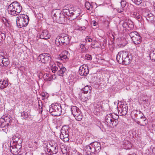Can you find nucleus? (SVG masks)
<instances>
[{"instance_id":"nucleus-39","label":"nucleus","mask_w":155,"mask_h":155,"mask_svg":"<svg viewBox=\"0 0 155 155\" xmlns=\"http://www.w3.org/2000/svg\"><path fill=\"white\" fill-rule=\"evenodd\" d=\"M134 18L137 19L140 22L142 21V20L141 16L139 15L138 13H137Z\"/></svg>"},{"instance_id":"nucleus-35","label":"nucleus","mask_w":155,"mask_h":155,"mask_svg":"<svg viewBox=\"0 0 155 155\" xmlns=\"http://www.w3.org/2000/svg\"><path fill=\"white\" fill-rule=\"evenodd\" d=\"M150 57L152 61H155V51H153L150 52Z\"/></svg>"},{"instance_id":"nucleus-15","label":"nucleus","mask_w":155,"mask_h":155,"mask_svg":"<svg viewBox=\"0 0 155 155\" xmlns=\"http://www.w3.org/2000/svg\"><path fill=\"white\" fill-rule=\"evenodd\" d=\"M39 36V38L41 39L47 40L49 39L51 36L48 31L44 30L40 34Z\"/></svg>"},{"instance_id":"nucleus-57","label":"nucleus","mask_w":155,"mask_h":155,"mask_svg":"<svg viewBox=\"0 0 155 155\" xmlns=\"http://www.w3.org/2000/svg\"><path fill=\"white\" fill-rule=\"evenodd\" d=\"M123 9H118V12H123Z\"/></svg>"},{"instance_id":"nucleus-7","label":"nucleus","mask_w":155,"mask_h":155,"mask_svg":"<svg viewBox=\"0 0 155 155\" xmlns=\"http://www.w3.org/2000/svg\"><path fill=\"white\" fill-rule=\"evenodd\" d=\"M38 60L44 64L51 63V56L49 53H43L40 54L38 58Z\"/></svg>"},{"instance_id":"nucleus-32","label":"nucleus","mask_w":155,"mask_h":155,"mask_svg":"<svg viewBox=\"0 0 155 155\" xmlns=\"http://www.w3.org/2000/svg\"><path fill=\"white\" fill-rule=\"evenodd\" d=\"M85 5L86 8L88 10H91L93 8V5L88 2H86Z\"/></svg>"},{"instance_id":"nucleus-31","label":"nucleus","mask_w":155,"mask_h":155,"mask_svg":"<svg viewBox=\"0 0 155 155\" xmlns=\"http://www.w3.org/2000/svg\"><path fill=\"white\" fill-rule=\"evenodd\" d=\"M55 43L56 45L58 46H59L60 45L62 46V41L61 36L58 37L56 38L55 41Z\"/></svg>"},{"instance_id":"nucleus-44","label":"nucleus","mask_w":155,"mask_h":155,"mask_svg":"<svg viewBox=\"0 0 155 155\" xmlns=\"http://www.w3.org/2000/svg\"><path fill=\"white\" fill-rule=\"evenodd\" d=\"M6 124L5 122H2L1 120H0V126L2 128L5 127L6 126Z\"/></svg>"},{"instance_id":"nucleus-18","label":"nucleus","mask_w":155,"mask_h":155,"mask_svg":"<svg viewBox=\"0 0 155 155\" xmlns=\"http://www.w3.org/2000/svg\"><path fill=\"white\" fill-rule=\"evenodd\" d=\"M93 149H94V152H99L101 149V144L97 142L91 143Z\"/></svg>"},{"instance_id":"nucleus-17","label":"nucleus","mask_w":155,"mask_h":155,"mask_svg":"<svg viewBox=\"0 0 155 155\" xmlns=\"http://www.w3.org/2000/svg\"><path fill=\"white\" fill-rule=\"evenodd\" d=\"M59 56L61 59L64 61L68 60L70 54L68 51H63Z\"/></svg>"},{"instance_id":"nucleus-29","label":"nucleus","mask_w":155,"mask_h":155,"mask_svg":"<svg viewBox=\"0 0 155 155\" xmlns=\"http://www.w3.org/2000/svg\"><path fill=\"white\" fill-rule=\"evenodd\" d=\"M50 66L53 73H55L58 70V68L53 62H51L50 64Z\"/></svg>"},{"instance_id":"nucleus-47","label":"nucleus","mask_w":155,"mask_h":155,"mask_svg":"<svg viewBox=\"0 0 155 155\" xmlns=\"http://www.w3.org/2000/svg\"><path fill=\"white\" fill-rule=\"evenodd\" d=\"M86 42L87 41L88 42H91L92 41V39L89 36H87L85 38Z\"/></svg>"},{"instance_id":"nucleus-4","label":"nucleus","mask_w":155,"mask_h":155,"mask_svg":"<svg viewBox=\"0 0 155 155\" xmlns=\"http://www.w3.org/2000/svg\"><path fill=\"white\" fill-rule=\"evenodd\" d=\"M49 112L54 116H58L62 114V108L60 104H52L49 106Z\"/></svg>"},{"instance_id":"nucleus-2","label":"nucleus","mask_w":155,"mask_h":155,"mask_svg":"<svg viewBox=\"0 0 155 155\" xmlns=\"http://www.w3.org/2000/svg\"><path fill=\"white\" fill-rule=\"evenodd\" d=\"M21 8L19 3L14 2L9 5L8 11L9 14L14 16L17 15L21 12Z\"/></svg>"},{"instance_id":"nucleus-1","label":"nucleus","mask_w":155,"mask_h":155,"mask_svg":"<svg viewBox=\"0 0 155 155\" xmlns=\"http://www.w3.org/2000/svg\"><path fill=\"white\" fill-rule=\"evenodd\" d=\"M63 12L65 15L68 16H72L74 18H76L81 14V10L78 6H75L70 8L65 6L63 9Z\"/></svg>"},{"instance_id":"nucleus-50","label":"nucleus","mask_w":155,"mask_h":155,"mask_svg":"<svg viewBox=\"0 0 155 155\" xmlns=\"http://www.w3.org/2000/svg\"><path fill=\"white\" fill-rule=\"evenodd\" d=\"M86 28L85 26L81 27L79 28V30L80 31H84Z\"/></svg>"},{"instance_id":"nucleus-51","label":"nucleus","mask_w":155,"mask_h":155,"mask_svg":"<svg viewBox=\"0 0 155 155\" xmlns=\"http://www.w3.org/2000/svg\"><path fill=\"white\" fill-rule=\"evenodd\" d=\"M4 18L5 19V21H4V20L3 19V21L4 22V23L5 24V25H6V26H8L7 25V24L8 25H9V23H8V21L7 20H6V19L5 18Z\"/></svg>"},{"instance_id":"nucleus-64","label":"nucleus","mask_w":155,"mask_h":155,"mask_svg":"<svg viewBox=\"0 0 155 155\" xmlns=\"http://www.w3.org/2000/svg\"><path fill=\"white\" fill-rule=\"evenodd\" d=\"M48 74H46V76L47 77V78H48Z\"/></svg>"},{"instance_id":"nucleus-54","label":"nucleus","mask_w":155,"mask_h":155,"mask_svg":"<svg viewBox=\"0 0 155 155\" xmlns=\"http://www.w3.org/2000/svg\"><path fill=\"white\" fill-rule=\"evenodd\" d=\"M134 116L135 118H137V119H139V117H140V116H138V114L137 113L134 114Z\"/></svg>"},{"instance_id":"nucleus-63","label":"nucleus","mask_w":155,"mask_h":155,"mask_svg":"<svg viewBox=\"0 0 155 155\" xmlns=\"http://www.w3.org/2000/svg\"><path fill=\"white\" fill-rule=\"evenodd\" d=\"M91 45H92V46H94V44H91Z\"/></svg>"},{"instance_id":"nucleus-9","label":"nucleus","mask_w":155,"mask_h":155,"mask_svg":"<svg viewBox=\"0 0 155 155\" xmlns=\"http://www.w3.org/2000/svg\"><path fill=\"white\" fill-rule=\"evenodd\" d=\"M68 127L63 126L61 130L60 138L64 141H67L68 140Z\"/></svg>"},{"instance_id":"nucleus-24","label":"nucleus","mask_w":155,"mask_h":155,"mask_svg":"<svg viewBox=\"0 0 155 155\" xmlns=\"http://www.w3.org/2000/svg\"><path fill=\"white\" fill-rule=\"evenodd\" d=\"M142 114L143 116H140V120L144 126L148 124V121L146 117L143 114V113L141 112V111H140L138 112V114Z\"/></svg>"},{"instance_id":"nucleus-61","label":"nucleus","mask_w":155,"mask_h":155,"mask_svg":"<svg viewBox=\"0 0 155 155\" xmlns=\"http://www.w3.org/2000/svg\"><path fill=\"white\" fill-rule=\"evenodd\" d=\"M45 93H43L42 94V96L43 97H45Z\"/></svg>"},{"instance_id":"nucleus-45","label":"nucleus","mask_w":155,"mask_h":155,"mask_svg":"<svg viewBox=\"0 0 155 155\" xmlns=\"http://www.w3.org/2000/svg\"><path fill=\"white\" fill-rule=\"evenodd\" d=\"M132 1L137 5H139L142 2V0H132Z\"/></svg>"},{"instance_id":"nucleus-53","label":"nucleus","mask_w":155,"mask_h":155,"mask_svg":"<svg viewBox=\"0 0 155 155\" xmlns=\"http://www.w3.org/2000/svg\"><path fill=\"white\" fill-rule=\"evenodd\" d=\"M137 123L139 125H140V126H144V125H143V123H141V121H137Z\"/></svg>"},{"instance_id":"nucleus-38","label":"nucleus","mask_w":155,"mask_h":155,"mask_svg":"<svg viewBox=\"0 0 155 155\" xmlns=\"http://www.w3.org/2000/svg\"><path fill=\"white\" fill-rule=\"evenodd\" d=\"M118 123V121L116 119L114 118V120H112V122H111V126H110V127H114V126H116L117 125Z\"/></svg>"},{"instance_id":"nucleus-46","label":"nucleus","mask_w":155,"mask_h":155,"mask_svg":"<svg viewBox=\"0 0 155 155\" xmlns=\"http://www.w3.org/2000/svg\"><path fill=\"white\" fill-rule=\"evenodd\" d=\"M48 78H46L45 79L48 81H51L53 77L51 75L48 74Z\"/></svg>"},{"instance_id":"nucleus-48","label":"nucleus","mask_w":155,"mask_h":155,"mask_svg":"<svg viewBox=\"0 0 155 155\" xmlns=\"http://www.w3.org/2000/svg\"><path fill=\"white\" fill-rule=\"evenodd\" d=\"M120 4L121 7L123 8L125 6L126 4L125 2L124 1H121L120 2Z\"/></svg>"},{"instance_id":"nucleus-33","label":"nucleus","mask_w":155,"mask_h":155,"mask_svg":"<svg viewBox=\"0 0 155 155\" xmlns=\"http://www.w3.org/2000/svg\"><path fill=\"white\" fill-rule=\"evenodd\" d=\"M21 117L22 119L27 120L29 116L28 113L25 111H23L21 113Z\"/></svg>"},{"instance_id":"nucleus-26","label":"nucleus","mask_w":155,"mask_h":155,"mask_svg":"<svg viewBox=\"0 0 155 155\" xmlns=\"http://www.w3.org/2000/svg\"><path fill=\"white\" fill-rule=\"evenodd\" d=\"M91 87L89 85H87L82 89L81 91L83 92L84 94L90 93L91 91Z\"/></svg>"},{"instance_id":"nucleus-10","label":"nucleus","mask_w":155,"mask_h":155,"mask_svg":"<svg viewBox=\"0 0 155 155\" xmlns=\"http://www.w3.org/2000/svg\"><path fill=\"white\" fill-rule=\"evenodd\" d=\"M47 151L50 153V155L55 154L58 152V147L56 143L52 142L47 145Z\"/></svg>"},{"instance_id":"nucleus-34","label":"nucleus","mask_w":155,"mask_h":155,"mask_svg":"<svg viewBox=\"0 0 155 155\" xmlns=\"http://www.w3.org/2000/svg\"><path fill=\"white\" fill-rule=\"evenodd\" d=\"M123 143L125 145L126 149H129L132 147V145L130 142L129 141H125Z\"/></svg>"},{"instance_id":"nucleus-11","label":"nucleus","mask_w":155,"mask_h":155,"mask_svg":"<svg viewBox=\"0 0 155 155\" xmlns=\"http://www.w3.org/2000/svg\"><path fill=\"white\" fill-rule=\"evenodd\" d=\"M79 72L81 76H86L89 72L88 67L85 65L81 66L79 68Z\"/></svg>"},{"instance_id":"nucleus-5","label":"nucleus","mask_w":155,"mask_h":155,"mask_svg":"<svg viewBox=\"0 0 155 155\" xmlns=\"http://www.w3.org/2000/svg\"><path fill=\"white\" fill-rule=\"evenodd\" d=\"M29 19L26 15H20L17 18L16 24L20 28L26 26L28 24Z\"/></svg>"},{"instance_id":"nucleus-58","label":"nucleus","mask_w":155,"mask_h":155,"mask_svg":"<svg viewBox=\"0 0 155 155\" xmlns=\"http://www.w3.org/2000/svg\"><path fill=\"white\" fill-rule=\"evenodd\" d=\"M148 101V100H143V101L144 102V103H145L147 102Z\"/></svg>"},{"instance_id":"nucleus-3","label":"nucleus","mask_w":155,"mask_h":155,"mask_svg":"<svg viewBox=\"0 0 155 155\" xmlns=\"http://www.w3.org/2000/svg\"><path fill=\"white\" fill-rule=\"evenodd\" d=\"M51 14L53 15V19L58 23L60 24L64 23L66 20L65 18V15L63 12V10L62 12L58 9H55L53 10L51 13Z\"/></svg>"},{"instance_id":"nucleus-40","label":"nucleus","mask_w":155,"mask_h":155,"mask_svg":"<svg viewBox=\"0 0 155 155\" xmlns=\"http://www.w3.org/2000/svg\"><path fill=\"white\" fill-rule=\"evenodd\" d=\"M122 25L124 28H125L126 29L128 30L127 21H124L122 23Z\"/></svg>"},{"instance_id":"nucleus-8","label":"nucleus","mask_w":155,"mask_h":155,"mask_svg":"<svg viewBox=\"0 0 155 155\" xmlns=\"http://www.w3.org/2000/svg\"><path fill=\"white\" fill-rule=\"evenodd\" d=\"M129 36L135 45L139 44L142 41L141 37L137 31L131 32L129 34Z\"/></svg>"},{"instance_id":"nucleus-59","label":"nucleus","mask_w":155,"mask_h":155,"mask_svg":"<svg viewBox=\"0 0 155 155\" xmlns=\"http://www.w3.org/2000/svg\"><path fill=\"white\" fill-rule=\"evenodd\" d=\"M153 6L154 7V10L155 11V2L153 4Z\"/></svg>"},{"instance_id":"nucleus-52","label":"nucleus","mask_w":155,"mask_h":155,"mask_svg":"<svg viewBox=\"0 0 155 155\" xmlns=\"http://www.w3.org/2000/svg\"><path fill=\"white\" fill-rule=\"evenodd\" d=\"M91 23L93 24L94 26L96 25L97 24V23L95 21H93L91 22Z\"/></svg>"},{"instance_id":"nucleus-62","label":"nucleus","mask_w":155,"mask_h":155,"mask_svg":"<svg viewBox=\"0 0 155 155\" xmlns=\"http://www.w3.org/2000/svg\"><path fill=\"white\" fill-rule=\"evenodd\" d=\"M129 155H136V154H135V153H132V154H129Z\"/></svg>"},{"instance_id":"nucleus-6","label":"nucleus","mask_w":155,"mask_h":155,"mask_svg":"<svg viewBox=\"0 0 155 155\" xmlns=\"http://www.w3.org/2000/svg\"><path fill=\"white\" fill-rule=\"evenodd\" d=\"M72 114L78 121H81L83 117V115L80 110L76 106H73L71 108Z\"/></svg>"},{"instance_id":"nucleus-30","label":"nucleus","mask_w":155,"mask_h":155,"mask_svg":"<svg viewBox=\"0 0 155 155\" xmlns=\"http://www.w3.org/2000/svg\"><path fill=\"white\" fill-rule=\"evenodd\" d=\"M13 139L14 140V141H15L18 143H20L22 142V139L21 138V136L18 135H16L15 136H14Z\"/></svg>"},{"instance_id":"nucleus-36","label":"nucleus","mask_w":155,"mask_h":155,"mask_svg":"<svg viewBox=\"0 0 155 155\" xmlns=\"http://www.w3.org/2000/svg\"><path fill=\"white\" fill-rule=\"evenodd\" d=\"M127 21L128 30L133 29L134 28V25L132 21L131 20H128Z\"/></svg>"},{"instance_id":"nucleus-14","label":"nucleus","mask_w":155,"mask_h":155,"mask_svg":"<svg viewBox=\"0 0 155 155\" xmlns=\"http://www.w3.org/2000/svg\"><path fill=\"white\" fill-rule=\"evenodd\" d=\"M62 41V46H65L69 44L70 39L69 36L66 34H64L61 36Z\"/></svg>"},{"instance_id":"nucleus-20","label":"nucleus","mask_w":155,"mask_h":155,"mask_svg":"<svg viewBox=\"0 0 155 155\" xmlns=\"http://www.w3.org/2000/svg\"><path fill=\"white\" fill-rule=\"evenodd\" d=\"M128 107L127 106L124 105L122 107L118 109V113L119 112L120 113L121 115L123 116H125L127 112Z\"/></svg>"},{"instance_id":"nucleus-25","label":"nucleus","mask_w":155,"mask_h":155,"mask_svg":"<svg viewBox=\"0 0 155 155\" xmlns=\"http://www.w3.org/2000/svg\"><path fill=\"white\" fill-rule=\"evenodd\" d=\"M6 124V127H8V126L11 124V122L12 121V117L10 115L6 116L4 117L3 118Z\"/></svg>"},{"instance_id":"nucleus-42","label":"nucleus","mask_w":155,"mask_h":155,"mask_svg":"<svg viewBox=\"0 0 155 155\" xmlns=\"http://www.w3.org/2000/svg\"><path fill=\"white\" fill-rule=\"evenodd\" d=\"M5 34L2 31H0V38L1 40L5 39Z\"/></svg>"},{"instance_id":"nucleus-12","label":"nucleus","mask_w":155,"mask_h":155,"mask_svg":"<svg viewBox=\"0 0 155 155\" xmlns=\"http://www.w3.org/2000/svg\"><path fill=\"white\" fill-rule=\"evenodd\" d=\"M127 53L126 51H122L119 52L117 54L116 57V59L117 61L120 64H123L124 58L126 57Z\"/></svg>"},{"instance_id":"nucleus-43","label":"nucleus","mask_w":155,"mask_h":155,"mask_svg":"<svg viewBox=\"0 0 155 155\" xmlns=\"http://www.w3.org/2000/svg\"><path fill=\"white\" fill-rule=\"evenodd\" d=\"M101 108V106H99V105L95 107L94 112L96 111L97 113H99L100 109Z\"/></svg>"},{"instance_id":"nucleus-21","label":"nucleus","mask_w":155,"mask_h":155,"mask_svg":"<svg viewBox=\"0 0 155 155\" xmlns=\"http://www.w3.org/2000/svg\"><path fill=\"white\" fill-rule=\"evenodd\" d=\"M12 149H13L12 152L14 154H18L19 153L21 150V146L19 145H16L11 147Z\"/></svg>"},{"instance_id":"nucleus-55","label":"nucleus","mask_w":155,"mask_h":155,"mask_svg":"<svg viewBox=\"0 0 155 155\" xmlns=\"http://www.w3.org/2000/svg\"><path fill=\"white\" fill-rule=\"evenodd\" d=\"M137 13L136 12H134L133 14H132V16H133V17L134 18L136 14Z\"/></svg>"},{"instance_id":"nucleus-37","label":"nucleus","mask_w":155,"mask_h":155,"mask_svg":"<svg viewBox=\"0 0 155 155\" xmlns=\"http://www.w3.org/2000/svg\"><path fill=\"white\" fill-rule=\"evenodd\" d=\"M38 111L39 112H41V114L43 111L42 104V102L41 101H38Z\"/></svg>"},{"instance_id":"nucleus-22","label":"nucleus","mask_w":155,"mask_h":155,"mask_svg":"<svg viewBox=\"0 0 155 155\" xmlns=\"http://www.w3.org/2000/svg\"><path fill=\"white\" fill-rule=\"evenodd\" d=\"M126 53H127V55L126 57L124 58V59H123V63L122 64L124 65H127L130 63L132 57L131 55L129 56V55L128 52L126 51Z\"/></svg>"},{"instance_id":"nucleus-56","label":"nucleus","mask_w":155,"mask_h":155,"mask_svg":"<svg viewBox=\"0 0 155 155\" xmlns=\"http://www.w3.org/2000/svg\"><path fill=\"white\" fill-rule=\"evenodd\" d=\"M2 130H3L5 133H7L8 131V129L6 128H5V129H2Z\"/></svg>"},{"instance_id":"nucleus-27","label":"nucleus","mask_w":155,"mask_h":155,"mask_svg":"<svg viewBox=\"0 0 155 155\" xmlns=\"http://www.w3.org/2000/svg\"><path fill=\"white\" fill-rule=\"evenodd\" d=\"M59 68L60 69L58 70L57 72L58 75L61 76H64V73L66 71V68L65 67H63L60 68L59 66Z\"/></svg>"},{"instance_id":"nucleus-23","label":"nucleus","mask_w":155,"mask_h":155,"mask_svg":"<svg viewBox=\"0 0 155 155\" xmlns=\"http://www.w3.org/2000/svg\"><path fill=\"white\" fill-rule=\"evenodd\" d=\"M145 15L147 20L149 22L153 23L155 21V17L152 14L149 13Z\"/></svg>"},{"instance_id":"nucleus-41","label":"nucleus","mask_w":155,"mask_h":155,"mask_svg":"<svg viewBox=\"0 0 155 155\" xmlns=\"http://www.w3.org/2000/svg\"><path fill=\"white\" fill-rule=\"evenodd\" d=\"M85 58L87 60H91L92 59V57L91 55L88 54H86L85 55Z\"/></svg>"},{"instance_id":"nucleus-49","label":"nucleus","mask_w":155,"mask_h":155,"mask_svg":"<svg viewBox=\"0 0 155 155\" xmlns=\"http://www.w3.org/2000/svg\"><path fill=\"white\" fill-rule=\"evenodd\" d=\"M80 47L81 48L82 50L83 51H85L86 50V48L85 45H84V44H81L80 45Z\"/></svg>"},{"instance_id":"nucleus-19","label":"nucleus","mask_w":155,"mask_h":155,"mask_svg":"<svg viewBox=\"0 0 155 155\" xmlns=\"http://www.w3.org/2000/svg\"><path fill=\"white\" fill-rule=\"evenodd\" d=\"M113 116L111 114L107 115L105 118V121L107 125L110 127L111 126V123L112 120H114V118L113 117Z\"/></svg>"},{"instance_id":"nucleus-13","label":"nucleus","mask_w":155,"mask_h":155,"mask_svg":"<svg viewBox=\"0 0 155 155\" xmlns=\"http://www.w3.org/2000/svg\"><path fill=\"white\" fill-rule=\"evenodd\" d=\"M94 149L92 146L91 143L88 145H87L84 147V151L86 154L87 155H93L94 154Z\"/></svg>"},{"instance_id":"nucleus-28","label":"nucleus","mask_w":155,"mask_h":155,"mask_svg":"<svg viewBox=\"0 0 155 155\" xmlns=\"http://www.w3.org/2000/svg\"><path fill=\"white\" fill-rule=\"evenodd\" d=\"M8 85V81L7 80H3L0 81V88L4 89Z\"/></svg>"},{"instance_id":"nucleus-16","label":"nucleus","mask_w":155,"mask_h":155,"mask_svg":"<svg viewBox=\"0 0 155 155\" xmlns=\"http://www.w3.org/2000/svg\"><path fill=\"white\" fill-rule=\"evenodd\" d=\"M9 62L8 58H5L3 56H0V65L3 67H6L9 64Z\"/></svg>"},{"instance_id":"nucleus-60","label":"nucleus","mask_w":155,"mask_h":155,"mask_svg":"<svg viewBox=\"0 0 155 155\" xmlns=\"http://www.w3.org/2000/svg\"><path fill=\"white\" fill-rule=\"evenodd\" d=\"M87 100H88V98H86V97H85V99H84V101H87Z\"/></svg>"}]
</instances>
